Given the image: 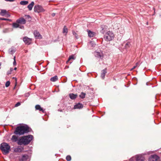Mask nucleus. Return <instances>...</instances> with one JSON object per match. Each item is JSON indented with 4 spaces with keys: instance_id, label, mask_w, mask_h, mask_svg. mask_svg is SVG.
I'll use <instances>...</instances> for the list:
<instances>
[{
    "instance_id": "obj_1",
    "label": "nucleus",
    "mask_w": 161,
    "mask_h": 161,
    "mask_svg": "<svg viewBox=\"0 0 161 161\" xmlns=\"http://www.w3.org/2000/svg\"><path fill=\"white\" fill-rule=\"evenodd\" d=\"M31 130V129L27 125L19 126L16 128L14 133L16 135H22L28 133Z\"/></svg>"
},
{
    "instance_id": "obj_2",
    "label": "nucleus",
    "mask_w": 161,
    "mask_h": 161,
    "mask_svg": "<svg viewBox=\"0 0 161 161\" xmlns=\"http://www.w3.org/2000/svg\"><path fill=\"white\" fill-rule=\"evenodd\" d=\"M33 138V136L31 135L23 136L19 140L18 143L19 145L28 144L32 140Z\"/></svg>"
},
{
    "instance_id": "obj_3",
    "label": "nucleus",
    "mask_w": 161,
    "mask_h": 161,
    "mask_svg": "<svg viewBox=\"0 0 161 161\" xmlns=\"http://www.w3.org/2000/svg\"><path fill=\"white\" fill-rule=\"evenodd\" d=\"M10 146L6 143H3L0 145V149L4 154L8 153L10 150Z\"/></svg>"
},
{
    "instance_id": "obj_4",
    "label": "nucleus",
    "mask_w": 161,
    "mask_h": 161,
    "mask_svg": "<svg viewBox=\"0 0 161 161\" xmlns=\"http://www.w3.org/2000/svg\"><path fill=\"white\" fill-rule=\"evenodd\" d=\"M114 35L113 33L110 31L107 32L104 35V39L107 41L112 40L114 38Z\"/></svg>"
},
{
    "instance_id": "obj_5",
    "label": "nucleus",
    "mask_w": 161,
    "mask_h": 161,
    "mask_svg": "<svg viewBox=\"0 0 161 161\" xmlns=\"http://www.w3.org/2000/svg\"><path fill=\"white\" fill-rule=\"evenodd\" d=\"M34 11L35 12L38 13L44 12L45 10L43 8L42 6L39 5H36L34 7Z\"/></svg>"
},
{
    "instance_id": "obj_6",
    "label": "nucleus",
    "mask_w": 161,
    "mask_h": 161,
    "mask_svg": "<svg viewBox=\"0 0 161 161\" xmlns=\"http://www.w3.org/2000/svg\"><path fill=\"white\" fill-rule=\"evenodd\" d=\"M149 161H160L159 157L157 155H151L149 158Z\"/></svg>"
},
{
    "instance_id": "obj_7",
    "label": "nucleus",
    "mask_w": 161,
    "mask_h": 161,
    "mask_svg": "<svg viewBox=\"0 0 161 161\" xmlns=\"http://www.w3.org/2000/svg\"><path fill=\"white\" fill-rule=\"evenodd\" d=\"M16 22L19 24H25L26 23V21L24 18L21 17L17 20Z\"/></svg>"
},
{
    "instance_id": "obj_8",
    "label": "nucleus",
    "mask_w": 161,
    "mask_h": 161,
    "mask_svg": "<svg viewBox=\"0 0 161 161\" xmlns=\"http://www.w3.org/2000/svg\"><path fill=\"white\" fill-rule=\"evenodd\" d=\"M23 41L27 45L30 44L31 42V39L25 36L23 38Z\"/></svg>"
},
{
    "instance_id": "obj_9",
    "label": "nucleus",
    "mask_w": 161,
    "mask_h": 161,
    "mask_svg": "<svg viewBox=\"0 0 161 161\" xmlns=\"http://www.w3.org/2000/svg\"><path fill=\"white\" fill-rule=\"evenodd\" d=\"M95 56L100 59H102L103 58V55L102 52H95Z\"/></svg>"
},
{
    "instance_id": "obj_10",
    "label": "nucleus",
    "mask_w": 161,
    "mask_h": 161,
    "mask_svg": "<svg viewBox=\"0 0 161 161\" xmlns=\"http://www.w3.org/2000/svg\"><path fill=\"white\" fill-rule=\"evenodd\" d=\"M34 34L36 38L41 39L42 38V36L40 34L39 32L36 31H34Z\"/></svg>"
},
{
    "instance_id": "obj_11",
    "label": "nucleus",
    "mask_w": 161,
    "mask_h": 161,
    "mask_svg": "<svg viewBox=\"0 0 161 161\" xmlns=\"http://www.w3.org/2000/svg\"><path fill=\"white\" fill-rule=\"evenodd\" d=\"M135 158L136 161H144V158L140 155H136Z\"/></svg>"
},
{
    "instance_id": "obj_12",
    "label": "nucleus",
    "mask_w": 161,
    "mask_h": 161,
    "mask_svg": "<svg viewBox=\"0 0 161 161\" xmlns=\"http://www.w3.org/2000/svg\"><path fill=\"white\" fill-rule=\"evenodd\" d=\"M106 73V69H105L102 71L101 77L102 79H104Z\"/></svg>"
},
{
    "instance_id": "obj_13",
    "label": "nucleus",
    "mask_w": 161,
    "mask_h": 161,
    "mask_svg": "<svg viewBox=\"0 0 161 161\" xmlns=\"http://www.w3.org/2000/svg\"><path fill=\"white\" fill-rule=\"evenodd\" d=\"M83 107V106L82 104L79 103L76 105H75L74 108V109H80L82 108Z\"/></svg>"
},
{
    "instance_id": "obj_14",
    "label": "nucleus",
    "mask_w": 161,
    "mask_h": 161,
    "mask_svg": "<svg viewBox=\"0 0 161 161\" xmlns=\"http://www.w3.org/2000/svg\"><path fill=\"white\" fill-rule=\"evenodd\" d=\"M35 108L36 110H39L40 111H42L43 113H44L45 112V110L41 108L39 105H36L35 106Z\"/></svg>"
},
{
    "instance_id": "obj_15",
    "label": "nucleus",
    "mask_w": 161,
    "mask_h": 161,
    "mask_svg": "<svg viewBox=\"0 0 161 161\" xmlns=\"http://www.w3.org/2000/svg\"><path fill=\"white\" fill-rule=\"evenodd\" d=\"M28 158V156L26 155H24L22 156V158H19L20 161H25Z\"/></svg>"
},
{
    "instance_id": "obj_16",
    "label": "nucleus",
    "mask_w": 161,
    "mask_h": 161,
    "mask_svg": "<svg viewBox=\"0 0 161 161\" xmlns=\"http://www.w3.org/2000/svg\"><path fill=\"white\" fill-rule=\"evenodd\" d=\"M77 94H75L73 93H70L69 94V97L72 100L75 99L77 97Z\"/></svg>"
},
{
    "instance_id": "obj_17",
    "label": "nucleus",
    "mask_w": 161,
    "mask_h": 161,
    "mask_svg": "<svg viewBox=\"0 0 161 161\" xmlns=\"http://www.w3.org/2000/svg\"><path fill=\"white\" fill-rule=\"evenodd\" d=\"M34 3L33 2H32L31 3L29 4L27 6L29 10L30 11L32 9V8L34 5Z\"/></svg>"
},
{
    "instance_id": "obj_18",
    "label": "nucleus",
    "mask_w": 161,
    "mask_h": 161,
    "mask_svg": "<svg viewBox=\"0 0 161 161\" xmlns=\"http://www.w3.org/2000/svg\"><path fill=\"white\" fill-rule=\"evenodd\" d=\"M88 36L90 37H92L94 36L95 34V33L93 32H92L90 30L88 31Z\"/></svg>"
},
{
    "instance_id": "obj_19",
    "label": "nucleus",
    "mask_w": 161,
    "mask_h": 161,
    "mask_svg": "<svg viewBox=\"0 0 161 161\" xmlns=\"http://www.w3.org/2000/svg\"><path fill=\"white\" fill-rule=\"evenodd\" d=\"M7 11L5 9H2L0 13V15L2 16H4L7 14Z\"/></svg>"
},
{
    "instance_id": "obj_20",
    "label": "nucleus",
    "mask_w": 161,
    "mask_h": 161,
    "mask_svg": "<svg viewBox=\"0 0 161 161\" xmlns=\"http://www.w3.org/2000/svg\"><path fill=\"white\" fill-rule=\"evenodd\" d=\"M58 77L57 76H55L50 79V80L53 82H55L58 80Z\"/></svg>"
},
{
    "instance_id": "obj_21",
    "label": "nucleus",
    "mask_w": 161,
    "mask_h": 161,
    "mask_svg": "<svg viewBox=\"0 0 161 161\" xmlns=\"http://www.w3.org/2000/svg\"><path fill=\"white\" fill-rule=\"evenodd\" d=\"M12 140L13 142H16L18 140V137L15 135H13L12 137Z\"/></svg>"
},
{
    "instance_id": "obj_22",
    "label": "nucleus",
    "mask_w": 161,
    "mask_h": 161,
    "mask_svg": "<svg viewBox=\"0 0 161 161\" xmlns=\"http://www.w3.org/2000/svg\"><path fill=\"white\" fill-rule=\"evenodd\" d=\"M13 27L14 28H17L19 27V24L16 23H14L12 24Z\"/></svg>"
},
{
    "instance_id": "obj_23",
    "label": "nucleus",
    "mask_w": 161,
    "mask_h": 161,
    "mask_svg": "<svg viewBox=\"0 0 161 161\" xmlns=\"http://www.w3.org/2000/svg\"><path fill=\"white\" fill-rule=\"evenodd\" d=\"M28 3V2L26 1H23L20 2V4L21 5H25Z\"/></svg>"
},
{
    "instance_id": "obj_24",
    "label": "nucleus",
    "mask_w": 161,
    "mask_h": 161,
    "mask_svg": "<svg viewBox=\"0 0 161 161\" xmlns=\"http://www.w3.org/2000/svg\"><path fill=\"white\" fill-rule=\"evenodd\" d=\"M72 59L73 60H74L75 59V58L74 57V56L73 55H72L71 56H69L68 61H67V63L69 62V61H70Z\"/></svg>"
},
{
    "instance_id": "obj_25",
    "label": "nucleus",
    "mask_w": 161,
    "mask_h": 161,
    "mask_svg": "<svg viewBox=\"0 0 161 161\" xmlns=\"http://www.w3.org/2000/svg\"><path fill=\"white\" fill-rule=\"evenodd\" d=\"M86 93L83 92H82L81 94L79 95V97L83 99L85 97Z\"/></svg>"
},
{
    "instance_id": "obj_26",
    "label": "nucleus",
    "mask_w": 161,
    "mask_h": 161,
    "mask_svg": "<svg viewBox=\"0 0 161 161\" xmlns=\"http://www.w3.org/2000/svg\"><path fill=\"white\" fill-rule=\"evenodd\" d=\"M130 46V43L128 42L125 44V47L126 48H127L128 47H129Z\"/></svg>"
},
{
    "instance_id": "obj_27",
    "label": "nucleus",
    "mask_w": 161,
    "mask_h": 161,
    "mask_svg": "<svg viewBox=\"0 0 161 161\" xmlns=\"http://www.w3.org/2000/svg\"><path fill=\"white\" fill-rule=\"evenodd\" d=\"M68 32V29L66 28V27L65 26H64V29H63V33H67Z\"/></svg>"
},
{
    "instance_id": "obj_28",
    "label": "nucleus",
    "mask_w": 161,
    "mask_h": 161,
    "mask_svg": "<svg viewBox=\"0 0 161 161\" xmlns=\"http://www.w3.org/2000/svg\"><path fill=\"white\" fill-rule=\"evenodd\" d=\"M71 159V157L70 155H68L66 157V159L67 161H70Z\"/></svg>"
},
{
    "instance_id": "obj_29",
    "label": "nucleus",
    "mask_w": 161,
    "mask_h": 161,
    "mask_svg": "<svg viewBox=\"0 0 161 161\" xmlns=\"http://www.w3.org/2000/svg\"><path fill=\"white\" fill-rule=\"evenodd\" d=\"M72 33L73 35L75 36L76 39L78 38L77 34L74 31H72Z\"/></svg>"
},
{
    "instance_id": "obj_30",
    "label": "nucleus",
    "mask_w": 161,
    "mask_h": 161,
    "mask_svg": "<svg viewBox=\"0 0 161 161\" xmlns=\"http://www.w3.org/2000/svg\"><path fill=\"white\" fill-rule=\"evenodd\" d=\"M1 20H7L9 21H11L12 20L10 19H6L3 18H1Z\"/></svg>"
},
{
    "instance_id": "obj_31",
    "label": "nucleus",
    "mask_w": 161,
    "mask_h": 161,
    "mask_svg": "<svg viewBox=\"0 0 161 161\" xmlns=\"http://www.w3.org/2000/svg\"><path fill=\"white\" fill-rule=\"evenodd\" d=\"M22 150V149L19 148H17L15 149V152H21Z\"/></svg>"
},
{
    "instance_id": "obj_32",
    "label": "nucleus",
    "mask_w": 161,
    "mask_h": 161,
    "mask_svg": "<svg viewBox=\"0 0 161 161\" xmlns=\"http://www.w3.org/2000/svg\"><path fill=\"white\" fill-rule=\"evenodd\" d=\"M10 84V82L9 81H7L6 82L5 84V86L6 87H8Z\"/></svg>"
},
{
    "instance_id": "obj_33",
    "label": "nucleus",
    "mask_w": 161,
    "mask_h": 161,
    "mask_svg": "<svg viewBox=\"0 0 161 161\" xmlns=\"http://www.w3.org/2000/svg\"><path fill=\"white\" fill-rule=\"evenodd\" d=\"M15 51L14 49H11V50H10L9 51V53L10 54H13L15 52Z\"/></svg>"
},
{
    "instance_id": "obj_34",
    "label": "nucleus",
    "mask_w": 161,
    "mask_h": 161,
    "mask_svg": "<svg viewBox=\"0 0 161 161\" xmlns=\"http://www.w3.org/2000/svg\"><path fill=\"white\" fill-rule=\"evenodd\" d=\"M8 29H6L3 30V32L4 33H7L8 32Z\"/></svg>"
},
{
    "instance_id": "obj_35",
    "label": "nucleus",
    "mask_w": 161,
    "mask_h": 161,
    "mask_svg": "<svg viewBox=\"0 0 161 161\" xmlns=\"http://www.w3.org/2000/svg\"><path fill=\"white\" fill-rule=\"evenodd\" d=\"M14 61L13 62V64L14 65V66L16 65V60H15V56L14 57Z\"/></svg>"
},
{
    "instance_id": "obj_36",
    "label": "nucleus",
    "mask_w": 161,
    "mask_h": 161,
    "mask_svg": "<svg viewBox=\"0 0 161 161\" xmlns=\"http://www.w3.org/2000/svg\"><path fill=\"white\" fill-rule=\"evenodd\" d=\"M20 105V103L19 102H18L17 103H16L15 105V107H17L18 106H19Z\"/></svg>"
},
{
    "instance_id": "obj_37",
    "label": "nucleus",
    "mask_w": 161,
    "mask_h": 161,
    "mask_svg": "<svg viewBox=\"0 0 161 161\" xmlns=\"http://www.w3.org/2000/svg\"><path fill=\"white\" fill-rule=\"evenodd\" d=\"M19 27L21 29H23L24 28V26L23 25H19Z\"/></svg>"
},
{
    "instance_id": "obj_38",
    "label": "nucleus",
    "mask_w": 161,
    "mask_h": 161,
    "mask_svg": "<svg viewBox=\"0 0 161 161\" xmlns=\"http://www.w3.org/2000/svg\"><path fill=\"white\" fill-rule=\"evenodd\" d=\"M11 72L9 70L7 72V74L8 75H9L11 74Z\"/></svg>"
},
{
    "instance_id": "obj_39",
    "label": "nucleus",
    "mask_w": 161,
    "mask_h": 161,
    "mask_svg": "<svg viewBox=\"0 0 161 161\" xmlns=\"http://www.w3.org/2000/svg\"><path fill=\"white\" fill-rule=\"evenodd\" d=\"M6 1H9V2H14L15 1V0H5Z\"/></svg>"
},
{
    "instance_id": "obj_40",
    "label": "nucleus",
    "mask_w": 161,
    "mask_h": 161,
    "mask_svg": "<svg viewBox=\"0 0 161 161\" xmlns=\"http://www.w3.org/2000/svg\"><path fill=\"white\" fill-rule=\"evenodd\" d=\"M136 66L135 65V66H134L133 68H132L131 69V70H133V69H135L136 67Z\"/></svg>"
},
{
    "instance_id": "obj_41",
    "label": "nucleus",
    "mask_w": 161,
    "mask_h": 161,
    "mask_svg": "<svg viewBox=\"0 0 161 161\" xmlns=\"http://www.w3.org/2000/svg\"><path fill=\"white\" fill-rule=\"evenodd\" d=\"M139 63L138 62L136 64V66H139Z\"/></svg>"
},
{
    "instance_id": "obj_42",
    "label": "nucleus",
    "mask_w": 161,
    "mask_h": 161,
    "mask_svg": "<svg viewBox=\"0 0 161 161\" xmlns=\"http://www.w3.org/2000/svg\"><path fill=\"white\" fill-rule=\"evenodd\" d=\"M55 13H53L52 14V16L53 17H54V16H55Z\"/></svg>"
},
{
    "instance_id": "obj_43",
    "label": "nucleus",
    "mask_w": 161,
    "mask_h": 161,
    "mask_svg": "<svg viewBox=\"0 0 161 161\" xmlns=\"http://www.w3.org/2000/svg\"><path fill=\"white\" fill-rule=\"evenodd\" d=\"M6 14L7 15V16H8V17H10V15L9 14H7V13Z\"/></svg>"
},
{
    "instance_id": "obj_44",
    "label": "nucleus",
    "mask_w": 161,
    "mask_h": 161,
    "mask_svg": "<svg viewBox=\"0 0 161 161\" xmlns=\"http://www.w3.org/2000/svg\"><path fill=\"white\" fill-rule=\"evenodd\" d=\"M13 70V68H10V71L11 72H12Z\"/></svg>"
},
{
    "instance_id": "obj_45",
    "label": "nucleus",
    "mask_w": 161,
    "mask_h": 161,
    "mask_svg": "<svg viewBox=\"0 0 161 161\" xmlns=\"http://www.w3.org/2000/svg\"><path fill=\"white\" fill-rule=\"evenodd\" d=\"M27 16L29 18H31V17L29 15H28Z\"/></svg>"
},
{
    "instance_id": "obj_46",
    "label": "nucleus",
    "mask_w": 161,
    "mask_h": 161,
    "mask_svg": "<svg viewBox=\"0 0 161 161\" xmlns=\"http://www.w3.org/2000/svg\"><path fill=\"white\" fill-rule=\"evenodd\" d=\"M17 69V68L16 67H15L14 68V70H16Z\"/></svg>"
},
{
    "instance_id": "obj_47",
    "label": "nucleus",
    "mask_w": 161,
    "mask_h": 161,
    "mask_svg": "<svg viewBox=\"0 0 161 161\" xmlns=\"http://www.w3.org/2000/svg\"><path fill=\"white\" fill-rule=\"evenodd\" d=\"M134 158V157H132L130 159V160H132L133 158Z\"/></svg>"
},
{
    "instance_id": "obj_48",
    "label": "nucleus",
    "mask_w": 161,
    "mask_h": 161,
    "mask_svg": "<svg viewBox=\"0 0 161 161\" xmlns=\"http://www.w3.org/2000/svg\"><path fill=\"white\" fill-rule=\"evenodd\" d=\"M1 65V63H0V66ZM1 69V67H0V69Z\"/></svg>"
},
{
    "instance_id": "obj_49",
    "label": "nucleus",
    "mask_w": 161,
    "mask_h": 161,
    "mask_svg": "<svg viewBox=\"0 0 161 161\" xmlns=\"http://www.w3.org/2000/svg\"><path fill=\"white\" fill-rule=\"evenodd\" d=\"M1 18H0V20H1Z\"/></svg>"
},
{
    "instance_id": "obj_50",
    "label": "nucleus",
    "mask_w": 161,
    "mask_h": 161,
    "mask_svg": "<svg viewBox=\"0 0 161 161\" xmlns=\"http://www.w3.org/2000/svg\"><path fill=\"white\" fill-rule=\"evenodd\" d=\"M1 28V26L0 25V28Z\"/></svg>"
}]
</instances>
